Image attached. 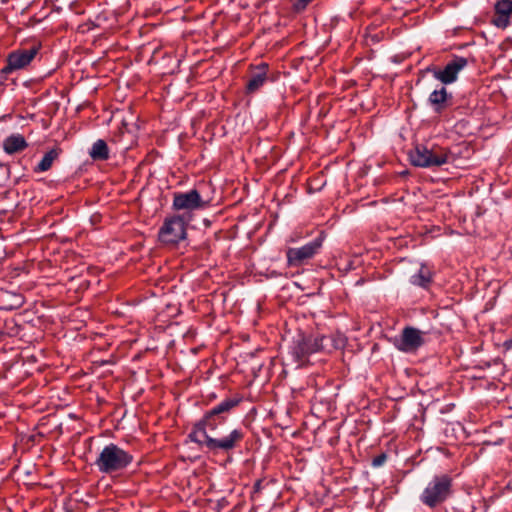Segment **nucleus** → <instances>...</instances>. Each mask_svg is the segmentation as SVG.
Returning a JSON list of instances; mask_svg holds the SVG:
<instances>
[{"mask_svg": "<svg viewBox=\"0 0 512 512\" xmlns=\"http://www.w3.org/2000/svg\"><path fill=\"white\" fill-rule=\"evenodd\" d=\"M245 437L241 428H234L226 435H221L219 429L216 432H210L208 428H193L189 434V439L198 444L201 448H206L213 453L229 452L239 447Z\"/></svg>", "mask_w": 512, "mask_h": 512, "instance_id": "1", "label": "nucleus"}, {"mask_svg": "<svg viewBox=\"0 0 512 512\" xmlns=\"http://www.w3.org/2000/svg\"><path fill=\"white\" fill-rule=\"evenodd\" d=\"M451 153L447 148L436 144H417L409 152V159L416 167L433 168L450 161Z\"/></svg>", "mask_w": 512, "mask_h": 512, "instance_id": "2", "label": "nucleus"}, {"mask_svg": "<svg viewBox=\"0 0 512 512\" xmlns=\"http://www.w3.org/2000/svg\"><path fill=\"white\" fill-rule=\"evenodd\" d=\"M132 461L133 456L129 452L116 444L110 443L102 449L95 465L100 472L111 474L126 469Z\"/></svg>", "mask_w": 512, "mask_h": 512, "instance_id": "3", "label": "nucleus"}, {"mask_svg": "<svg viewBox=\"0 0 512 512\" xmlns=\"http://www.w3.org/2000/svg\"><path fill=\"white\" fill-rule=\"evenodd\" d=\"M324 340H326L324 336L298 334L289 347V354L300 367L306 363L309 355L324 348Z\"/></svg>", "mask_w": 512, "mask_h": 512, "instance_id": "4", "label": "nucleus"}, {"mask_svg": "<svg viewBox=\"0 0 512 512\" xmlns=\"http://www.w3.org/2000/svg\"><path fill=\"white\" fill-rule=\"evenodd\" d=\"M451 492V478L447 475L434 477L421 494V501L430 508L442 503Z\"/></svg>", "mask_w": 512, "mask_h": 512, "instance_id": "5", "label": "nucleus"}, {"mask_svg": "<svg viewBox=\"0 0 512 512\" xmlns=\"http://www.w3.org/2000/svg\"><path fill=\"white\" fill-rule=\"evenodd\" d=\"M239 404L237 399H224L212 409L207 411L203 418L198 421L193 428H208L210 432H216L217 426L221 421L225 420L224 414H228L234 407Z\"/></svg>", "mask_w": 512, "mask_h": 512, "instance_id": "6", "label": "nucleus"}, {"mask_svg": "<svg viewBox=\"0 0 512 512\" xmlns=\"http://www.w3.org/2000/svg\"><path fill=\"white\" fill-rule=\"evenodd\" d=\"M188 220L184 215H176L166 219L159 231L160 241L167 244H176L185 239Z\"/></svg>", "mask_w": 512, "mask_h": 512, "instance_id": "7", "label": "nucleus"}, {"mask_svg": "<svg viewBox=\"0 0 512 512\" xmlns=\"http://www.w3.org/2000/svg\"><path fill=\"white\" fill-rule=\"evenodd\" d=\"M208 201L202 199L196 189L173 194L172 208L177 211H194L207 207Z\"/></svg>", "mask_w": 512, "mask_h": 512, "instance_id": "8", "label": "nucleus"}, {"mask_svg": "<svg viewBox=\"0 0 512 512\" xmlns=\"http://www.w3.org/2000/svg\"><path fill=\"white\" fill-rule=\"evenodd\" d=\"M425 335V332L407 326L402 330L399 338L395 340V347L405 353L415 352L425 343Z\"/></svg>", "mask_w": 512, "mask_h": 512, "instance_id": "9", "label": "nucleus"}, {"mask_svg": "<svg viewBox=\"0 0 512 512\" xmlns=\"http://www.w3.org/2000/svg\"><path fill=\"white\" fill-rule=\"evenodd\" d=\"M322 241V238L318 237L302 247L289 248L286 252L288 264L297 267L302 265L306 260L311 259L321 248Z\"/></svg>", "mask_w": 512, "mask_h": 512, "instance_id": "10", "label": "nucleus"}, {"mask_svg": "<svg viewBox=\"0 0 512 512\" xmlns=\"http://www.w3.org/2000/svg\"><path fill=\"white\" fill-rule=\"evenodd\" d=\"M38 53V47L19 49L9 54L3 71L10 73L28 66Z\"/></svg>", "mask_w": 512, "mask_h": 512, "instance_id": "11", "label": "nucleus"}, {"mask_svg": "<svg viewBox=\"0 0 512 512\" xmlns=\"http://www.w3.org/2000/svg\"><path fill=\"white\" fill-rule=\"evenodd\" d=\"M467 65V59L457 57L449 62L444 69H433L432 73L436 80L443 84L453 83L457 79L458 73Z\"/></svg>", "mask_w": 512, "mask_h": 512, "instance_id": "12", "label": "nucleus"}, {"mask_svg": "<svg viewBox=\"0 0 512 512\" xmlns=\"http://www.w3.org/2000/svg\"><path fill=\"white\" fill-rule=\"evenodd\" d=\"M512 18V0H498L494 5L492 23L501 29L510 25Z\"/></svg>", "mask_w": 512, "mask_h": 512, "instance_id": "13", "label": "nucleus"}, {"mask_svg": "<svg viewBox=\"0 0 512 512\" xmlns=\"http://www.w3.org/2000/svg\"><path fill=\"white\" fill-rule=\"evenodd\" d=\"M451 99L452 95L447 92L445 87H441L431 92L427 101L434 112L442 113L449 106Z\"/></svg>", "mask_w": 512, "mask_h": 512, "instance_id": "14", "label": "nucleus"}, {"mask_svg": "<svg viewBox=\"0 0 512 512\" xmlns=\"http://www.w3.org/2000/svg\"><path fill=\"white\" fill-rule=\"evenodd\" d=\"M267 64H261L255 68L251 73L249 80L247 81L246 89L249 93L256 92L260 87L264 85L267 80Z\"/></svg>", "mask_w": 512, "mask_h": 512, "instance_id": "15", "label": "nucleus"}, {"mask_svg": "<svg viewBox=\"0 0 512 512\" xmlns=\"http://www.w3.org/2000/svg\"><path fill=\"white\" fill-rule=\"evenodd\" d=\"M27 146L25 138L20 134H12L3 141V149L7 154L23 151Z\"/></svg>", "mask_w": 512, "mask_h": 512, "instance_id": "16", "label": "nucleus"}, {"mask_svg": "<svg viewBox=\"0 0 512 512\" xmlns=\"http://www.w3.org/2000/svg\"><path fill=\"white\" fill-rule=\"evenodd\" d=\"M432 280V272L426 265H421L419 271L411 276V283L420 287H427Z\"/></svg>", "mask_w": 512, "mask_h": 512, "instance_id": "17", "label": "nucleus"}, {"mask_svg": "<svg viewBox=\"0 0 512 512\" xmlns=\"http://www.w3.org/2000/svg\"><path fill=\"white\" fill-rule=\"evenodd\" d=\"M89 155L93 160H107L109 158V149L106 142L102 139L93 143Z\"/></svg>", "mask_w": 512, "mask_h": 512, "instance_id": "18", "label": "nucleus"}, {"mask_svg": "<svg viewBox=\"0 0 512 512\" xmlns=\"http://www.w3.org/2000/svg\"><path fill=\"white\" fill-rule=\"evenodd\" d=\"M58 157V152L55 149H52L44 154L41 161L38 163L35 171L37 172H45L49 170L54 162V160Z\"/></svg>", "mask_w": 512, "mask_h": 512, "instance_id": "19", "label": "nucleus"}, {"mask_svg": "<svg viewBox=\"0 0 512 512\" xmlns=\"http://www.w3.org/2000/svg\"><path fill=\"white\" fill-rule=\"evenodd\" d=\"M312 1L313 0H292V6L296 12H301L305 10Z\"/></svg>", "mask_w": 512, "mask_h": 512, "instance_id": "20", "label": "nucleus"}, {"mask_svg": "<svg viewBox=\"0 0 512 512\" xmlns=\"http://www.w3.org/2000/svg\"><path fill=\"white\" fill-rule=\"evenodd\" d=\"M385 461H386V455L381 454L373 459L372 464L374 467H379V466L383 465Z\"/></svg>", "mask_w": 512, "mask_h": 512, "instance_id": "21", "label": "nucleus"}, {"mask_svg": "<svg viewBox=\"0 0 512 512\" xmlns=\"http://www.w3.org/2000/svg\"><path fill=\"white\" fill-rule=\"evenodd\" d=\"M260 489H261V481H257L254 485V490L260 491Z\"/></svg>", "mask_w": 512, "mask_h": 512, "instance_id": "22", "label": "nucleus"}, {"mask_svg": "<svg viewBox=\"0 0 512 512\" xmlns=\"http://www.w3.org/2000/svg\"><path fill=\"white\" fill-rule=\"evenodd\" d=\"M21 303H22V301H21V299L19 298V302H18V304H17V305L19 306V305H21Z\"/></svg>", "mask_w": 512, "mask_h": 512, "instance_id": "23", "label": "nucleus"}]
</instances>
